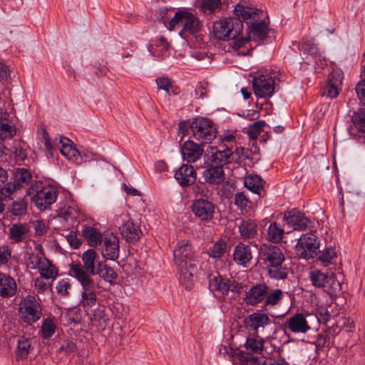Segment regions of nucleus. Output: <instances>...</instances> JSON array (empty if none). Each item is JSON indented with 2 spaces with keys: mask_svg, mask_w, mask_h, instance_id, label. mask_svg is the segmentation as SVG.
<instances>
[{
  "mask_svg": "<svg viewBox=\"0 0 365 365\" xmlns=\"http://www.w3.org/2000/svg\"><path fill=\"white\" fill-rule=\"evenodd\" d=\"M19 306V315L24 322L32 324L40 319L41 307L34 296H26L21 301Z\"/></svg>",
  "mask_w": 365,
  "mask_h": 365,
  "instance_id": "39448f33",
  "label": "nucleus"
},
{
  "mask_svg": "<svg viewBox=\"0 0 365 365\" xmlns=\"http://www.w3.org/2000/svg\"><path fill=\"white\" fill-rule=\"evenodd\" d=\"M83 268L91 274L96 275L101 273V269L105 264L99 256V255L93 250L89 249L84 252L82 255Z\"/></svg>",
  "mask_w": 365,
  "mask_h": 365,
  "instance_id": "f8f14e48",
  "label": "nucleus"
},
{
  "mask_svg": "<svg viewBox=\"0 0 365 365\" xmlns=\"http://www.w3.org/2000/svg\"><path fill=\"white\" fill-rule=\"evenodd\" d=\"M269 322V317L265 314L259 312L253 313L245 319L246 326L255 333H257L260 327H264Z\"/></svg>",
  "mask_w": 365,
  "mask_h": 365,
  "instance_id": "b1692460",
  "label": "nucleus"
},
{
  "mask_svg": "<svg viewBox=\"0 0 365 365\" xmlns=\"http://www.w3.org/2000/svg\"><path fill=\"white\" fill-rule=\"evenodd\" d=\"M56 329V324L54 318L48 317L45 319L41 325V336L43 339H49L55 333Z\"/></svg>",
  "mask_w": 365,
  "mask_h": 365,
  "instance_id": "a19ab883",
  "label": "nucleus"
},
{
  "mask_svg": "<svg viewBox=\"0 0 365 365\" xmlns=\"http://www.w3.org/2000/svg\"><path fill=\"white\" fill-rule=\"evenodd\" d=\"M284 233V230L277 222H271L267 229V238L270 242L278 243L282 240Z\"/></svg>",
  "mask_w": 365,
  "mask_h": 365,
  "instance_id": "4c0bfd02",
  "label": "nucleus"
},
{
  "mask_svg": "<svg viewBox=\"0 0 365 365\" xmlns=\"http://www.w3.org/2000/svg\"><path fill=\"white\" fill-rule=\"evenodd\" d=\"M233 42L231 43V47L234 51H238V54L240 55H245L247 53L248 50L240 51V49L242 48L250 39H248V36L246 38H237L233 39Z\"/></svg>",
  "mask_w": 365,
  "mask_h": 365,
  "instance_id": "4d7b16f0",
  "label": "nucleus"
},
{
  "mask_svg": "<svg viewBox=\"0 0 365 365\" xmlns=\"http://www.w3.org/2000/svg\"><path fill=\"white\" fill-rule=\"evenodd\" d=\"M284 220L295 230H305L311 224L304 215L296 209L285 212Z\"/></svg>",
  "mask_w": 365,
  "mask_h": 365,
  "instance_id": "dca6fc26",
  "label": "nucleus"
},
{
  "mask_svg": "<svg viewBox=\"0 0 365 365\" xmlns=\"http://www.w3.org/2000/svg\"><path fill=\"white\" fill-rule=\"evenodd\" d=\"M319 252L320 254L318 259L324 266H328L331 264L333 259L336 257L335 247H327L324 250Z\"/></svg>",
  "mask_w": 365,
  "mask_h": 365,
  "instance_id": "a18cd8bd",
  "label": "nucleus"
},
{
  "mask_svg": "<svg viewBox=\"0 0 365 365\" xmlns=\"http://www.w3.org/2000/svg\"><path fill=\"white\" fill-rule=\"evenodd\" d=\"M173 257L180 283L186 289H191L197 271L198 260L190 241L182 240L178 242L173 250Z\"/></svg>",
  "mask_w": 365,
  "mask_h": 365,
  "instance_id": "f257e3e1",
  "label": "nucleus"
},
{
  "mask_svg": "<svg viewBox=\"0 0 365 365\" xmlns=\"http://www.w3.org/2000/svg\"><path fill=\"white\" fill-rule=\"evenodd\" d=\"M58 148L63 155L68 160L75 162L77 164L81 163V156L78 150L74 147L73 142L66 138L61 137L58 143Z\"/></svg>",
  "mask_w": 365,
  "mask_h": 365,
  "instance_id": "a211bd4d",
  "label": "nucleus"
},
{
  "mask_svg": "<svg viewBox=\"0 0 365 365\" xmlns=\"http://www.w3.org/2000/svg\"><path fill=\"white\" fill-rule=\"evenodd\" d=\"M70 272L71 275L80 282L83 290L96 288V283L91 277V274L86 271L81 264H72Z\"/></svg>",
  "mask_w": 365,
  "mask_h": 365,
  "instance_id": "f3484780",
  "label": "nucleus"
},
{
  "mask_svg": "<svg viewBox=\"0 0 365 365\" xmlns=\"http://www.w3.org/2000/svg\"><path fill=\"white\" fill-rule=\"evenodd\" d=\"M344 78L343 72L339 69H333L329 73L327 83L334 86H342Z\"/></svg>",
  "mask_w": 365,
  "mask_h": 365,
  "instance_id": "5fc2aeb1",
  "label": "nucleus"
},
{
  "mask_svg": "<svg viewBox=\"0 0 365 365\" xmlns=\"http://www.w3.org/2000/svg\"><path fill=\"white\" fill-rule=\"evenodd\" d=\"M215 206L207 199L199 198L193 200L191 210L195 217L202 221H210L213 218Z\"/></svg>",
  "mask_w": 365,
  "mask_h": 365,
  "instance_id": "9d476101",
  "label": "nucleus"
},
{
  "mask_svg": "<svg viewBox=\"0 0 365 365\" xmlns=\"http://www.w3.org/2000/svg\"><path fill=\"white\" fill-rule=\"evenodd\" d=\"M34 288L38 293L43 294L51 289V284L46 283L43 278L38 277L34 281Z\"/></svg>",
  "mask_w": 365,
  "mask_h": 365,
  "instance_id": "69168bd1",
  "label": "nucleus"
},
{
  "mask_svg": "<svg viewBox=\"0 0 365 365\" xmlns=\"http://www.w3.org/2000/svg\"><path fill=\"white\" fill-rule=\"evenodd\" d=\"M17 292L15 280L6 274L0 273V296L4 298L13 297Z\"/></svg>",
  "mask_w": 365,
  "mask_h": 365,
  "instance_id": "4be33fe9",
  "label": "nucleus"
},
{
  "mask_svg": "<svg viewBox=\"0 0 365 365\" xmlns=\"http://www.w3.org/2000/svg\"><path fill=\"white\" fill-rule=\"evenodd\" d=\"M82 235L91 247H96L102 241L101 232L93 227L83 225Z\"/></svg>",
  "mask_w": 365,
  "mask_h": 365,
  "instance_id": "c756f323",
  "label": "nucleus"
},
{
  "mask_svg": "<svg viewBox=\"0 0 365 365\" xmlns=\"http://www.w3.org/2000/svg\"><path fill=\"white\" fill-rule=\"evenodd\" d=\"M155 81L158 89L163 90L169 94L170 88H173V82L170 78L165 77H160L158 78Z\"/></svg>",
  "mask_w": 365,
  "mask_h": 365,
  "instance_id": "052dcab7",
  "label": "nucleus"
},
{
  "mask_svg": "<svg viewBox=\"0 0 365 365\" xmlns=\"http://www.w3.org/2000/svg\"><path fill=\"white\" fill-rule=\"evenodd\" d=\"M25 263L28 268L31 269H37L45 259L44 253H34L26 252L24 255Z\"/></svg>",
  "mask_w": 365,
  "mask_h": 365,
  "instance_id": "e433bc0d",
  "label": "nucleus"
},
{
  "mask_svg": "<svg viewBox=\"0 0 365 365\" xmlns=\"http://www.w3.org/2000/svg\"><path fill=\"white\" fill-rule=\"evenodd\" d=\"M233 259L238 264L245 266L252 259L250 247L242 243L237 245L235 249Z\"/></svg>",
  "mask_w": 365,
  "mask_h": 365,
  "instance_id": "cd10ccee",
  "label": "nucleus"
},
{
  "mask_svg": "<svg viewBox=\"0 0 365 365\" xmlns=\"http://www.w3.org/2000/svg\"><path fill=\"white\" fill-rule=\"evenodd\" d=\"M202 177L205 182L214 185L220 184L225 179V175L222 168L215 165L205 170Z\"/></svg>",
  "mask_w": 365,
  "mask_h": 365,
  "instance_id": "a878e982",
  "label": "nucleus"
},
{
  "mask_svg": "<svg viewBox=\"0 0 365 365\" xmlns=\"http://www.w3.org/2000/svg\"><path fill=\"white\" fill-rule=\"evenodd\" d=\"M254 93L258 98H269L274 91V80L268 75H259L252 81Z\"/></svg>",
  "mask_w": 365,
  "mask_h": 365,
  "instance_id": "1a4fd4ad",
  "label": "nucleus"
},
{
  "mask_svg": "<svg viewBox=\"0 0 365 365\" xmlns=\"http://www.w3.org/2000/svg\"><path fill=\"white\" fill-rule=\"evenodd\" d=\"M259 253L264 263L270 267L281 265L285 260L282 250L277 245H262Z\"/></svg>",
  "mask_w": 365,
  "mask_h": 365,
  "instance_id": "6e6552de",
  "label": "nucleus"
},
{
  "mask_svg": "<svg viewBox=\"0 0 365 365\" xmlns=\"http://www.w3.org/2000/svg\"><path fill=\"white\" fill-rule=\"evenodd\" d=\"M310 279L312 284L317 287H322L329 295L334 296L340 291L341 284L335 279L333 274L328 276L319 270L310 272Z\"/></svg>",
  "mask_w": 365,
  "mask_h": 365,
  "instance_id": "423d86ee",
  "label": "nucleus"
},
{
  "mask_svg": "<svg viewBox=\"0 0 365 365\" xmlns=\"http://www.w3.org/2000/svg\"><path fill=\"white\" fill-rule=\"evenodd\" d=\"M57 197L56 190L51 185L44 186L31 198V202L40 210L50 209Z\"/></svg>",
  "mask_w": 365,
  "mask_h": 365,
  "instance_id": "0eeeda50",
  "label": "nucleus"
},
{
  "mask_svg": "<svg viewBox=\"0 0 365 365\" xmlns=\"http://www.w3.org/2000/svg\"><path fill=\"white\" fill-rule=\"evenodd\" d=\"M27 201L25 198H19L8 206V212L15 217H23L27 213Z\"/></svg>",
  "mask_w": 365,
  "mask_h": 365,
  "instance_id": "473e14b6",
  "label": "nucleus"
},
{
  "mask_svg": "<svg viewBox=\"0 0 365 365\" xmlns=\"http://www.w3.org/2000/svg\"><path fill=\"white\" fill-rule=\"evenodd\" d=\"M227 250V245L224 241L216 242L208 250V255L212 258L221 257Z\"/></svg>",
  "mask_w": 365,
  "mask_h": 365,
  "instance_id": "49530a36",
  "label": "nucleus"
},
{
  "mask_svg": "<svg viewBox=\"0 0 365 365\" xmlns=\"http://www.w3.org/2000/svg\"><path fill=\"white\" fill-rule=\"evenodd\" d=\"M183 11L180 10L175 12L174 17L170 21L168 29L173 31L175 26L180 24L182 26Z\"/></svg>",
  "mask_w": 365,
  "mask_h": 365,
  "instance_id": "e2e57ef3",
  "label": "nucleus"
},
{
  "mask_svg": "<svg viewBox=\"0 0 365 365\" xmlns=\"http://www.w3.org/2000/svg\"><path fill=\"white\" fill-rule=\"evenodd\" d=\"M245 185L252 192L261 195L263 191L262 179L257 175H250L245 178Z\"/></svg>",
  "mask_w": 365,
  "mask_h": 365,
  "instance_id": "c9c22d12",
  "label": "nucleus"
},
{
  "mask_svg": "<svg viewBox=\"0 0 365 365\" xmlns=\"http://www.w3.org/2000/svg\"><path fill=\"white\" fill-rule=\"evenodd\" d=\"M265 125L263 120L256 121L250 125L247 134L252 139H256L262 131L263 127Z\"/></svg>",
  "mask_w": 365,
  "mask_h": 365,
  "instance_id": "603ef678",
  "label": "nucleus"
},
{
  "mask_svg": "<svg viewBox=\"0 0 365 365\" xmlns=\"http://www.w3.org/2000/svg\"><path fill=\"white\" fill-rule=\"evenodd\" d=\"M351 122L357 130L365 133V108H359L353 113Z\"/></svg>",
  "mask_w": 365,
  "mask_h": 365,
  "instance_id": "ea45409f",
  "label": "nucleus"
},
{
  "mask_svg": "<svg viewBox=\"0 0 365 365\" xmlns=\"http://www.w3.org/2000/svg\"><path fill=\"white\" fill-rule=\"evenodd\" d=\"M229 280V279L217 274L210 279L209 287L210 289L217 291L223 295H227Z\"/></svg>",
  "mask_w": 365,
  "mask_h": 365,
  "instance_id": "2f4dec72",
  "label": "nucleus"
},
{
  "mask_svg": "<svg viewBox=\"0 0 365 365\" xmlns=\"http://www.w3.org/2000/svg\"><path fill=\"white\" fill-rule=\"evenodd\" d=\"M267 34L268 28L264 21L254 23L247 30L248 39L257 42L264 41Z\"/></svg>",
  "mask_w": 365,
  "mask_h": 365,
  "instance_id": "393cba45",
  "label": "nucleus"
},
{
  "mask_svg": "<svg viewBox=\"0 0 365 365\" xmlns=\"http://www.w3.org/2000/svg\"><path fill=\"white\" fill-rule=\"evenodd\" d=\"M257 9L240 4H237L234 9V14L237 16L235 19H240L242 23V21H246L257 15Z\"/></svg>",
  "mask_w": 365,
  "mask_h": 365,
  "instance_id": "72a5a7b5",
  "label": "nucleus"
},
{
  "mask_svg": "<svg viewBox=\"0 0 365 365\" xmlns=\"http://www.w3.org/2000/svg\"><path fill=\"white\" fill-rule=\"evenodd\" d=\"M341 90V86H334L330 83H327V86L323 90L322 95L329 97L331 98H336Z\"/></svg>",
  "mask_w": 365,
  "mask_h": 365,
  "instance_id": "13d9d810",
  "label": "nucleus"
},
{
  "mask_svg": "<svg viewBox=\"0 0 365 365\" xmlns=\"http://www.w3.org/2000/svg\"><path fill=\"white\" fill-rule=\"evenodd\" d=\"M319 249V239L315 232H312L300 237L295 245V253L299 257L310 259L317 255Z\"/></svg>",
  "mask_w": 365,
  "mask_h": 365,
  "instance_id": "20e7f679",
  "label": "nucleus"
},
{
  "mask_svg": "<svg viewBox=\"0 0 365 365\" xmlns=\"http://www.w3.org/2000/svg\"><path fill=\"white\" fill-rule=\"evenodd\" d=\"M235 205L241 210H245L250 203L244 192H237L234 196Z\"/></svg>",
  "mask_w": 365,
  "mask_h": 365,
  "instance_id": "864d4df0",
  "label": "nucleus"
},
{
  "mask_svg": "<svg viewBox=\"0 0 365 365\" xmlns=\"http://www.w3.org/2000/svg\"><path fill=\"white\" fill-rule=\"evenodd\" d=\"M32 175L31 172L24 168H19L15 170L14 173V182L20 188L28 185L31 182Z\"/></svg>",
  "mask_w": 365,
  "mask_h": 365,
  "instance_id": "f704fd0d",
  "label": "nucleus"
},
{
  "mask_svg": "<svg viewBox=\"0 0 365 365\" xmlns=\"http://www.w3.org/2000/svg\"><path fill=\"white\" fill-rule=\"evenodd\" d=\"M15 134V130L13 129L7 120L0 118V138L4 140L10 138Z\"/></svg>",
  "mask_w": 365,
  "mask_h": 365,
  "instance_id": "8fccbe9b",
  "label": "nucleus"
},
{
  "mask_svg": "<svg viewBox=\"0 0 365 365\" xmlns=\"http://www.w3.org/2000/svg\"><path fill=\"white\" fill-rule=\"evenodd\" d=\"M11 257V250L8 245L0 247V264H6Z\"/></svg>",
  "mask_w": 365,
  "mask_h": 365,
  "instance_id": "680f3d73",
  "label": "nucleus"
},
{
  "mask_svg": "<svg viewBox=\"0 0 365 365\" xmlns=\"http://www.w3.org/2000/svg\"><path fill=\"white\" fill-rule=\"evenodd\" d=\"M66 238L69 245L73 248H78L81 245V238L78 237L77 233L74 231H71L66 236Z\"/></svg>",
  "mask_w": 365,
  "mask_h": 365,
  "instance_id": "774afa93",
  "label": "nucleus"
},
{
  "mask_svg": "<svg viewBox=\"0 0 365 365\" xmlns=\"http://www.w3.org/2000/svg\"><path fill=\"white\" fill-rule=\"evenodd\" d=\"M283 292L277 289L271 292H268L267 295L265 297L264 304V309L267 310L268 307H274L277 305L282 299Z\"/></svg>",
  "mask_w": 365,
  "mask_h": 365,
  "instance_id": "79ce46f5",
  "label": "nucleus"
},
{
  "mask_svg": "<svg viewBox=\"0 0 365 365\" xmlns=\"http://www.w3.org/2000/svg\"><path fill=\"white\" fill-rule=\"evenodd\" d=\"M41 277L46 279H54L58 276V269L54 264L46 257L43 259L39 267L37 268Z\"/></svg>",
  "mask_w": 365,
  "mask_h": 365,
  "instance_id": "7c9ffc66",
  "label": "nucleus"
},
{
  "mask_svg": "<svg viewBox=\"0 0 365 365\" xmlns=\"http://www.w3.org/2000/svg\"><path fill=\"white\" fill-rule=\"evenodd\" d=\"M240 236L244 240L252 239L257 235V225L251 220H244L239 225Z\"/></svg>",
  "mask_w": 365,
  "mask_h": 365,
  "instance_id": "c85d7f7f",
  "label": "nucleus"
},
{
  "mask_svg": "<svg viewBox=\"0 0 365 365\" xmlns=\"http://www.w3.org/2000/svg\"><path fill=\"white\" fill-rule=\"evenodd\" d=\"M217 135L213 122L207 118L199 117L193 119L192 137L202 144L211 142Z\"/></svg>",
  "mask_w": 365,
  "mask_h": 365,
  "instance_id": "7ed1b4c3",
  "label": "nucleus"
},
{
  "mask_svg": "<svg viewBox=\"0 0 365 365\" xmlns=\"http://www.w3.org/2000/svg\"><path fill=\"white\" fill-rule=\"evenodd\" d=\"M58 216L67 222H73L78 216V210L72 206H65L60 209Z\"/></svg>",
  "mask_w": 365,
  "mask_h": 365,
  "instance_id": "c03bdc74",
  "label": "nucleus"
},
{
  "mask_svg": "<svg viewBox=\"0 0 365 365\" xmlns=\"http://www.w3.org/2000/svg\"><path fill=\"white\" fill-rule=\"evenodd\" d=\"M289 269L283 267L282 264L276 267H271L269 269V274L271 278L276 279H284L287 277Z\"/></svg>",
  "mask_w": 365,
  "mask_h": 365,
  "instance_id": "09e8293b",
  "label": "nucleus"
},
{
  "mask_svg": "<svg viewBox=\"0 0 365 365\" xmlns=\"http://www.w3.org/2000/svg\"><path fill=\"white\" fill-rule=\"evenodd\" d=\"M355 90L360 102L365 105V78L356 84Z\"/></svg>",
  "mask_w": 365,
  "mask_h": 365,
  "instance_id": "338daca9",
  "label": "nucleus"
},
{
  "mask_svg": "<svg viewBox=\"0 0 365 365\" xmlns=\"http://www.w3.org/2000/svg\"><path fill=\"white\" fill-rule=\"evenodd\" d=\"M124 223L120 227V231L128 242H135L140 240L143 232L140 226L130 219L123 218Z\"/></svg>",
  "mask_w": 365,
  "mask_h": 365,
  "instance_id": "2eb2a0df",
  "label": "nucleus"
},
{
  "mask_svg": "<svg viewBox=\"0 0 365 365\" xmlns=\"http://www.w3.org/2000/svg\"><path fill=\"white\" fill-rule=\"evenodd\" d=\"M31 342L32 339L31 338L22 336L19 339L16 349V356L18 358L24 359L28 356L31 347Z\"/></svg>",
  "mask_w": 365,
  "mask_h": 365,
  "instance_id": "58836bf2",
  "label": "nucleus"
},
{
  "mask_svg": "<svg viewBox=\"0 0 365 365\" xmlns=\"http://www.w3.org/2000/svg\"><path fill=\"white\" fill-rule=\"evenodd\" d=\"M202 143H196L192 140H187L180 145V152L183 160L188 163H194L200 160L204 153Z\"/></svg>",
  "mask_w": 365,
  "mask_h": 365,
  "instance_id": "9b49d317",
  "label": "nucleus"
},
{
  "mask_svg": "<svg viewBox=\"0 0 365 365\" xmlns=\"http://www.w3.org/2000/svg\"><path fill=\"white\" fill-rule=\"evenodd\" d=\"M94 321L98 322L99 326L104 327L108 320V317L105 314V312L102 309H98L94 312L93 314Z\"/></svg>",
  "mask_w": 365,
  "mask_h": 365,
  "instance_id": "0e129e2a",
  "label": "nucleus"
},
{
  "mask_svg": "<svg viewBox=\"0 0 365 365\" xmlns=\"http://www.w3.org/2000/svg\"><path fill=\"white\" fill-rule=\"evenodd\" d=\"M175 178L182 186H189L196 180V173L190 165H182L175 173Z\"/></svg>",
  "mask_w": 365,
  "mask_h": 365,
  "instance_id": "6ab92c4d",
  "label": "nucleus"
},
{
  "mask_svg": "<svg viewBox=\"0 0 365 365\" xmlns=\"http://www.w3.org/2000/svg\"><path fill=\"white\" fill-rule=\"evenodd\" d=\"M192 124L193 120H183L180 121L178 124V133L182 135L180 140L184 136L190 133V130L192 133Z\"/></svg>",
  "mask_w": 365,
  "mask_h": 365,
  "instance_id": "bf43d9fd",
  "label": "nucleus"
},
{
  "mask_svg": "<svg viewBox=\"0 0 365 365\" xmlns=\"http://www.w3.org/2000/svg\"><path fill=\"white\" fill-rule=\"evenodd\" d=\"M96 275H99L104 280L112 282L117 277V274L113 271L111 267L107 266L105 263L103 265V267L101 269V273L97 274Z\"/></svg>",
  "mask_w": 365,
  "mask_h": 365,
  "instance_id": "6e6d98bb",
  "label": "nucleus"
},
{
  "mask_svg": "<svg viewBox=\"0 0 365 365\" xmlns=\"http://www.w3.org/2000/svg\"><path fill=\"white\" fill-rule=\"evenodd\" d=\"M20 187L16 185L14 182H7L5 184L0 190V194L2 196V198L5 200H11L13 199L12 195L14 192L19 190Z\"/></svg>",
  "mask_w": 365,
  "mask_h": 365,
  "instance_id": "de8ad7c7",
  "label": "nucleus"
},
{
  "mask_svg": "<svg viewBox=\"0 0 365 365\" xmlns=\"http://www.w3.org/2000/svg\"><path fill=\"white\" fill-rule=\"evenodd\" d=\"M30 232L27 223H14L9 229V237L15 243L23 242Z\"/></svg>",
  "mask_w": 365,
  "mask_h": 365,
  "instance_id": "5701e85b",
  "label": "nucleus"
},
{
  "mask_svg": "<svg viewBox=\"0 0 365 365\" xmlns=\"http://www.w3.org/2000/svg\"><path fill=\"white\" fill-rule=\"evenodd\" d=\"M264 341L262 339L248 337L245 344L247 349L258 353L263 349Z\"/></svg>",
  "mask_w": 365,
  "mask_h": 365,
  "instance_id": "3c124183",
  "label": "nucleus"
},
{
  "mask_svg": "<svg viewBox=\"0 0 365 365\" xmlns=\"http://www.w3.org/2000/svg\"><path fill=\"white\" fill-rule=\"evenodd\" d=\"M96 302V288L83 290L81 301V304L83 307H93Z\"/></svg>",
  "mask_w": 365,
  "mask_h": 365,
  "instance_id": "37998d69",
  "label": "nucleus"
},
{
  "mask_svg": "<svg viewBox=\"0 0 365 365\" xmlns=\"http://www.w3.org/2000/svg\"><path fill=\"white\" fill-rule=\"evenodd\" d=\"M234 160L233 152L229 148H222V149H216L212 154V163L217 166L230 163Z\"/></svg>",
  "mask_w": 365,
  "mask_h": 365,
  "instance_id": "bb28decb",
  "label": "nucleus"
},
{
  "mask_svg": "<svg viewBox=\"0 0 365 365\" xmlns=\"http://www.w3.org/2000/svg\"><path fill=\"white\" fill-rule=\"evenodd\" d=\"M202 26L200 21L192 13L183 11L182 30L180 32L188 33L192 35L197 34Z\"/></svg>",
  "mask_w": 365,
  "mask_h": 365,
  "instance_id": "412c9836",
  "label": "nucleus"
},
{
  "mask_svg": "<svg viewBox=\"0 0 365 365\" xmlns=\"http://www.w3.org/2000/svg\"><path fill=\"white\" fill-rule=\"evenodd\" d=\"M103 257L110 259L115 260L119 257V240L115 236H110L106 237L103 240Z\"/></svg>",
  "mask_w": 365,
  "mask_h": 365,
  "instance_id": "aec40b11",
  "label": "nucleus"
},
{
  "mask_svg": "<svg viewBox=\"0 0 365 365\" xmlns=\"http://www.w3.org/2000/svg\"><path fill=\"white\" fill-rule=\"evenodd\" d=\"M243 24L240 19L232 17L225 18L214 23V36L220 40L234 39L241 34Z\"/></svg>",
  "mask_w": 365,
  "mask_h": 365,
  "instance_id": "f03ea898",
  "label": "nucleus"
},
{
  "mask_svg": "<svg viewBox=\"0 0 365 365\" xmlns=\"http://www.w3.org/2000/svg\"><path fill=\"white\" fill-rule=\"evenodd\" d=\"M283 327L284 330L295 334H306L311 329L305 316L302 313H297L287 319Z\"/></svg>",
  "mask_w": 365,
  "mask_h": 365,
  "instance_id": "ddd939ff",
  "label": "nucleus"
},
{
  "mask_svg": "<svg viewBox=\"0 0 365 365\" xmlns=\"http://www.w3.org/2000/svg\"><path fill=\"white\" fill-rule=\"evenodd\" d=\"M267 294L268 286L266 284H257L245 293V302L249 305H257L265 299Z\"/></svg>",
  "mask_w": 365,
  "mask_h": 365,
  "instance_id": "4468645a",
  "label": "nucleus"
}]
</instances>
